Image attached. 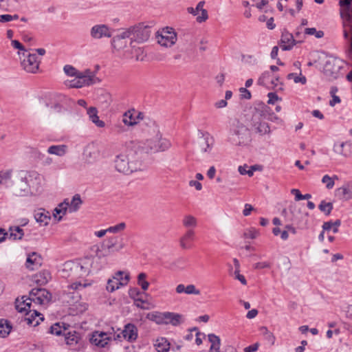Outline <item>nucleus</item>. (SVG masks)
<instances>
[{
	"mask_svg": "<svg viewBox=\"0 0 352 352\" xmlns=\"http://www.w3.org/2000/svg\"><path fill=\"white\" fill-rule=\"evenodd\" d=\"M41 191L40 178L38 174L19 170L16 173L10 189L14 197H31L39 194Z\"/></svg>",
	"mask_w": 352,
	"mask_h": 352,
	"instance_id": "f257e3e1",
	"label": "nucleus"
},
{
	"mask_svg": "<svg viewBox=\"0 0 352 352\" xmlns=\"http://www.w3.org/2000/svg\"><path fill=\"white\" fill-rule=\"evenodd\" d=\"M171 146L168 140L164 138L157 124L153 122L143 131L139 142V148L146 153H155L168 150Z\"/></svg>",
	"mask_w": 352,
	"mask_h": 352,
	"instance_id": "f03ea898",
	"label": "nucleus"
},
{
	"mask_svg": "<svg viewBox=\"0 0 352 352\" xmlns=\"http://www.w3.org/2000/svg\"><path fill=\"white\" fill-rule=\"evenodd\" d=\"M70 111L59 104H42L37 110V116L44 124L60 127L67 123Z\"/></svg>",
	"mask_w": 352,
	"mask_h": 352,
	"instance_id": "7ed1b4c3",
	"label": "nucleus"
},
{
	"mask_svg": "<svg viewBox=\"0 0 352 352\" xmlns=\"http://www.w3.org/2000/svg\"><path fill=\"white\" fill-rule=\"evenodd\" d=\"M277 118L269 107L263 105L255 109L250 122V130L259 137L270 135L272 131L267 121H274Z\"/></svg>",
	"mask_w": 352,
	"mask_h": 352,
	"instance_id": "20e7f679",
	"label": "nucleus"
},
{
	"mask_svg": "<svg viewBox=\"0 0 352 352\" xmlns=\"http://www.w3.org/2000/svg\"><path fill=\"white\" fill-rule=\"evenodd\" d=\"M89 285L74 283L67 287V289L61 296L62 302L69 307L73 314H81L87 310V304L81 301L78 289L80 287L83 288Z\"/></svg>",
	"mask_w": 352,
	"mask_h": 352,
	"instance_id": "39448f33",
	"label": "nucleus"
},
{
	"mask_svg": "<svg viewBox=\"0 0 352 352\" xmlns=\"http://www.w3.org/2000/svg\"><path fill=\"white\" fill-rule=\"evenodd\" d=\"M113 166L116 172L122 175H129L142 170V162L134 155L126 152L115 155Z\"/></svg>",
	"mask_w": 352,
	"mask_h": 352,
	"instance_id": "423d86ee",
	"label": "nucleus"
},
{
	"mask_svg": "<svg viewBox=\"0 0 352 352\" xmlns=\"http://www.w3.org/2000/svg\"><path fill=\"white\" fill-rule=\"evenodd\" d=\"M63 71L68 76L74 77V79L65 82V85L71 88H81L84 86H89L96 83L97 80L94 73L89 69L80 72L73 66L67 65L64 66Z\"/></svg>",
	"mask_w": 352,
	"mask_h": 352,
	"instance_id": "0eeeda50",
	"label": "nucleus"
},
{
	"mask_svg": "<svg viewBox=\"0 0 352 352\" xmlns=\"http://www.w3.org/2000/svg\"><path fill=\"white\" fill-rule=\"evenodd\" d=\"M90 264V261L84 259L79 262L68 261L64 264L63 272L68 273V276L85 277L91 273L89 270Z\"/></svg>",
	"mask_w": 352,
	"mask_h": 352,
	"instance_id": "6e6552de",
	"label": "nucleus"
},
{
	"mask_svg": "<svg viewBox=\"0 0 352 352\" xmlns=\"http://www.w3.org/2000/svg\"><path fill=\"white\" fill-rule=\"evenodd\" d=\"M17 54L20 59L21 66L25 72L31 74L38 72L40 60L36 54L23 51V52H18Z\"/></svg>",
	"mask_w": 352,
	"mask_h": 352,
	"instance_id": "1a4fd4ad",
	"label": "nucleus"
},
{
	"mask_svg": "<svg viewBox=\"0 0 352 352\" xmlns=\"http://www.w3.org/2000/svg\"><path fill=\"white\" fill-rule=\"evenodd\" d=\"M123 274L124 272L118 271L107 280L106 290L108 292L113 293L128 284L130 279L129 274H126L124 276H123Z\"/></svg>",
	"mask_w": 352,
	"mask_h": 352,
	"instance_id": "9d476101",
	"label": "nucleus"
},
{
	"mask_svg": "<svg viewBox=\"0 0 352 352\" xmlns=\"http://www.w3.org/2000/svg\"><path fill=\"white\" fill-rule=\"evenodd\" d=\"M156 40L157 43L161 46L170 47L175 44L177 41V34L172 28L166 27L157 32Z\"/></svg>",
	"mask_w": 352,
	"mask_h": 352,
	"instance_id": "9b49d317",
	"label": "nucleus"
},
{
	"mask_svg": "<svg viewBox=\"0 0 352 352\" xmlns=\"http://www.w3.org/2000/svg\"><path fill=\"white\" fill-rule=\"evenodd\" d=\"M126 30L129 34L130 43H142L147 41L151 36L150 30L146 27H131Z\"/></svg>",
	"mask_w": 352,
	"mask_h": 352,
	"instance_id": "f8f14e48",
	"label": "nucleus"
},
{
	"mask_svg": "<svg viewBox=\"0 0 352 352\" xmlns=\"http://www.w3.org/2000/svg\"><path fill=\"white\" fill-rule=\"evenodd\" d=\"M124 248V244L122 239H119L118 236H111L102 243L99 252H101L102 256H107L120 252Z\"/></svg>",
	"mask_w": 352,
	"mask_h": 352,
	"instance_id": "ddd939ff",
	"label": "nucleus"
},
{
	"mask_svg": "<svg viewBox=\"0 0 352 352\" xmlns=\"http://www.w3.org/2000/svg\"><path fill=\"white\" fill-rule=\"evenodd\" d=\"M232 141L238 145L244 144L248 139V128L242 123H234L230 129Z\"/></svg>",
	"mask_w": 352,
	"mask_h": 352,
	"instance_id": "4468645a",
	"label": "nucleus"
},
{
	"mask_svg": "<svg viewBox=\"0 0 352 352\" xmlns=\"http://www.w3.org/2000/svg\"><path fill=\"white\" fill-rule=\"evenodd\" d=\"M52 298L51 294L45 289L34 288L29 294V300L36 305L48 303Z\"/></svg>",
	"mask_w": 352,
	"mask_h": 352,
	"instance_id": "2eb2a0df",
	"label": "nucleus"
},
{
	"mask_svg": "<svg viewBox=\"0 0 352 352\" xmlns=\"http://www.w3.org/2000/svg\"><path fill=\"white\" fill-rule=\"evenodd\" d=\"M128 38H129V34L126 30L120 32L113 36L111 40V46L113 52L123 51L125 53L127 49H130V46L128 47Z\"/></svg>",
	"mask_w": 352,
	"mask_h": 352,
	"instance_id": "dca6fc26",
	"label": "nucleus"
},
{
	"mask_svg": "<svg viewBox=\"0 0 352 352\" xmlns=\"http://www.w3.org/2000/svg\"><path fill=\"white\" fill-rule=\"evenodd\" d=\"M205 3L204 1H201L197 3L196 8H187L188 13L194 16H196V21L198 23H203L208 19V11L204 8Z\"/></svg>",
	"mask_w": 352,
	"mask_h": 352,
	"instance_id": "f3484780",
	"label": "nucleus"
},
{
	"mask_svg": "<svg viewBox=\"0 0 352 352\" xmlns=\"http://www.w3.org/2000/svg\"><path fill=\"white\" fill-rule=\"evenodd\" d=\"M201 136L197 142V148L201 153H210L213 146V138L208 133H201Z\"/></svg>",
	"mask_w": 352,
	"mask_h": 352,
	"instance_id": "a211bd4d",
	"label": "nucleus"
},
{
	"mask_svg": "<svg viewBox=\"0 0 352 352\" xmlns=\"http://www.w3.org/2000/svg\"><path fill=\"white\" fill-rule=\"evenodd\" d=\"M111 340V337H109L107 333L96 331L91 335L89 342L95 346L104 348L108 344Z\"/></svg>",
	"mask_w": 352,
	"mask_h": 352,
	"instance_id": "6ab92c4d",
	"label": "nucleus"
},
{
	"mask_svg": "<svg viewBox=\"0 0 352 352\" xmlns=\"http://www.w3.org/2000/svg\"><path fill=\"white\" fill-rule=\"evenodd\" d=\"M100 157V150L94 144H88L84 149L82 159L87 164H92L96 162Z\"/></svg>",
	"mask_w": 352,
	"mask_h": 352,
	"instance_id": "aec40b11",
	"label": "nucleus"
},
{
	"mask_svg": "<svg viewBox=\"0 0 352 352\" xmlns=\"http://www.w3.org/2000/svg\"><path fill=\"white\" fill-rule=\"evenodd\" d=\"M90 35L94 39H100L104 37L110 38L111 32L109 28L104 24L94 25L90 30Z\"/></svg>",
	"mask_w": 352,
	"mask_h": 352,
	"instance_id": "412c9836",
	"label": "nucleus"
},
{
	"mask_svg": "<svg viewBox=\"0 0 352 352\" xmlns=\"http://www.w3.org/2000/svg\"><path fill=\"white\" fill-rule=\"evenodd\" d=\"M65 342L71 347L80 346L82 343V336L75 330H67L64 333Z\"/></svg>",
	"mask_w": 352,
	"mask_h": 352,
	"instance_id": "4be33fe9",
	"label": "nucleus"
},
{
	"mask_svg": "<svg viewBox=\"0 0 352 352\" xmlns=\"http://www.w3.org/2000/svg\"><path fill=\"white\" fill-rule=\"evenodd\" d=\"M42 260L40 254L32 252L28 255L25 266L29 270H36L42 265Z\"/></svg>",
	"mask_w": 352,
	"mask_h": 352,
	"instance_id": "5701e85b",
	"label": "nucleus"
},
{
	"mask_svg": "<svg viewBox=\"0 0 352 352\" xmlns=\"http://www.w3.org/2000/svg\"><path fill=\"white\" fill-rule=\"evenodd\" d=\"M24 320L28 324L36 327L39 324L40 321L43 320L42 315L36 310H28L25 312Z\"/></svg>",
	"mask_w": 352,
	"mask_h": 352,
	"instance_id": "b1692460",
	"label": "nucleus"
},
{
	"mask_svg": "<svg viewBox=\"0 0 352 352\" xmlns=\"http://www.w3.org/2000/svg\"><path fill=\"white\" fill-rule=\"evenodd\" d=\"M296 44L293 35L287 31L282 33L280 39V47L283 50H289Z\"/></svg>",
	"mask_w": 352,
	"mask_h": 352,
	"instance_id": "393cba45",
	"label": "nucleus"
},
{
	"mask_svg": "<svg viewBox=\"0 0 352 352\" xmlns=\"http://www.w3.org/2000/svg\"><path fill=\"white\" fill-rule=\"evenodd\" d=\"M123 337L129 341H135L138 338V329L131 323L124 326L122 332Z\"/></svg>",
	"mask_w": 352,
	"mask_h": 352,
	"instance_id": "a878e982",
	"label": "nucleus"
},
{
	"mask_svg": "<svg viewBox=\"0 0 352 352\" xmlns=\"http://www.w3.org/2000/svg\"><path fill=\"white\" fill-rule=\"evenodd\" d=\"M164 324H170L173 326H178L183 322V316L179 314L173 312H164Z\"/></svg>",
	"mask_w": 352,
	"mask_h": 352,
	"instance_id": "bb28decb",
	"label": "nucleus"
},
{
	"mask_svg": "<svg viewBox=\"0 0 352 352\" xmlns=\"http://www.w3.org/2000/svg\"><path fill=\"white\" fill-rule=\"evenodd\" d=\"M87 113L90 121H91V122L94 123L96 126L99 128H103L105 126L104 122L100 120L98 116V110L96 107H89L87 110Z\"/></svg>",
	"mask_w": 352,
	"mask_h": 352,
	"instance_id": "cd10ccee",
	"label": "nucleus"
},
{
	"mask_svg": "<svg viewBox=\"0 0 352 352\" xmlns=\"http://www.w3.org/2000/svg\"><path fill=\"white\" fill-rule=\"evenodd\" d=\"M34 219L36 222L39 223L41 226H45L49 224L51 217L47 211L43 209H39L35 212Z\"/></svg>",
	"mask_w": 352,
	"mask_h": 352,
	"instance_id": "c85d7f7f",
	"label": "nucleus"
},
{
	"mask_svg": "<svg viewBox=\"0 0 352 352\" xmlns=\"http://www.w3.org/2000/svg\"><path fill=\"white\" fill-rule=\"evenodd\" d=\"M195 237V232L192 229H188L179 239V245L182 249L190 248L188 243L193 241Z\"/></svg>",
	"mask_w": 352,
	"mask_h": 352,
	"instance_id": "c756f323",
	"label": "nucleus"
},
{
	"mask_svg": "<svg viewBox=\"0 0 352 352\" xmlns=\"http://www.w3.org/2000/svg\"><path fill=\"white\" fill-rule=\"evenodd\" d=\"M126 55H131L137 60H142L144 58V51L142 47H136L134 43H130V49L125 51Z\"/></svg>",
	"mask_w": 352,
	"mask_h": 352,
	"instance_id": "7c9ffc66",
	"label": "nucleus"
},
{
	"mask_svg": "<svg viewBox=\"0 0 352 352\" xmlns=\"http://www.w3.org/2000/svg\"><path fill=\"white\" fill-rule=\"evenodd\" d=\"M68 212V200L65 199L60 203L55 209L53 216L58 221H60L64 215Z\"/></svg>",
	"mask_w": 352,
	"mask_h": 352,
	"instance_id": "2f4dec72",
	"label": "nucleus"
},
{
	"mask_svg": "<svg viewBox=\"0 0 352 352\" xmlns=\"http://www.w3.org/2000/svg\"><path fill=\"white\" fill-rule=\"evenodd\" d=\"M32 302L29 300V298L24 299L23 296L20 299L17 298L15 302L16 309L20 313H25L30 309Z\"/></svg>",
	"mask_w": 352,
	"mask_h": 352,
	"instance_id": "473e14b6",
	"label": "nucleus"
},
{
	"mask_svg": "<svg viewBox=\"0 0 352 352\" xmlns=\"http://www.w3.org/2000/svg\"><path fill=\"white\" fill-rule=\"evenodd\" d=\"M97 255H98V257H86V258H83L84 261H90L91 264H90L89 270H91V272H98L102 267V265H101V263L100 261V256H102V253L100 254L99 251H98Z\"/></svg>",
	"mask_w": 352,
	"mask_h": 352,
	"instance_id": "72a5a7b5",
	"label": "nucleus"
},
{
	"mask_svg": "<svg viewBox=\"0 0 352 352\" xmlns=\"http://www.w3.org/2000/svg\"><path fill=\"white\" fill-rule=\"evenodd\" d=\"M82 201L80 196L76 194L70 201H68V212L73 213L76 212L80 207Z\"/></svg>",
	"mask_w": 352,
	"mask_h": 352,
	"instance_id": "f704fd0d",
	"label": "nucleus"
},
{
	"mask_svg": "<svg viewBox=\"0 0 352 352\" xmlns=\"http://www.w3.org/2000/svg\"><path fill=\"white\" fill-rule=\"evenodd\" d=\"M134 109L129 110L123 114L122 122L129 126H132L138 124L137 118L134 116Z\"/></svg>",
	"mask_w": 352,
	"mask_h": 352,
	"instance_id": "c9c22d12",
	"label": "nucleus"
},
{
	"mask_svg": "<svg viewBox=\"0 0 352 352\" xmlns=\"http://www.w3.org/2000/svg\"><path fill=\"white\" fill-rule=\"evenodd\" d=\"M208 337L211 343L208 352H220L221 340L219 337L213 333L209 334Z\"/></svg>",
	"mask_w": 352,
	"mask_h": 352,
	"instance_id": "e433bc0d",
	"label": "nucleus"
},
{
	"mask_svg": "<svg viewBox=\"0 0 352 352\" xmlns=\"http://www.w3.org/2000/svg\"><path fill=\"white\" fill-rule=\"evenodd\" d=\"M67 151V146L65 144L52 145L47 149V153L56 156H63Z\"/></svg>",
	"mask_w": 352,
	"mask_h": 352,
	"instance_id": "4c0bfd02",
	"label": "nucleus"
},
{
	"mask_svg": "<svg viewBox=\"0 0 352 352\" xmlns=\"http://www.w3.org/2000/svg\"><path fill=\"white\" fill-rule=\"evenodd\" d=\"M342 198L345 200H349L352 199V182H348L343 185L342 187L338 188Z\"/></svg>",
	"mask_w": 352,
	"mask_h": 352,
	"instance_id": "58836bf2",
	"label": "nucleus"
},
{
	"mask_svg": "<svg viewBox=\"0 0 352 352\" xmlns=\"http://www.w3.org/2000/svg\"><path fill=\"white\" fill-rule=\"evenodd\" d=\"M51 276L49 272L43 271L36 274L34 277V281L40 285H45L50 280Z\"/></svg>",
	"mask_w": 352,
	"mask_h": 352,
	"instance_id": "ea45409f",
	"label": "nucleus"
},
{
	"mask_svg": "<svg viewBox=\"0 0 352 352\" xmlns=\"http://www.w3.org/2000/svg\"><path fill=\"white\" fill-rule=\"evenodd\" d=\"M155 347L157 352H168L170 344L166 338H160L156 340Z\"/></svg>",
	"mask_w": 352,
	"mask_h": 352,
	"instance_id": "a19ab883",
	"label": "nucleus"
},
{
	"mask_svg": "<svg viewBox=\"0 0 352 352\" xmlns=\"http://www.w3.org/2000/svg\"><path fill=\"white\" fill-rule=\"evenodd\" d=\"M182 225L188 229H193L197 226V219L191 214H186L182 219Z\"/></svg>",
	"mask_w": 352,
	"mask_h": 352,
	"instance_id": "79ce46f5",
	"label": "nucleus"
},
{
	"mask_svg": "<svg viewBox=\"0 0 352 352\" xmlns=\"http://www.w3.org/2000/svg\"><path fill=\"white\" fill-rule=\"evenodd\" d=\"M12 329V326L10 322L5 319L0 320V337L5 338L10 333Z\"/></svg>",
	"mask_w": 352,
	"mask_h": 352,
	"instance_id": "37998d69",
	"label": "nucleus"
},
{
	"mask_svg": "<svg viewBox=\"0 0 352 352\" xmlns=\"http://www.w3.org/2000/svg\"><path fill=\"white\" fill-rule=\"evenodd\" d=\"M287 78L289 80H293V82L296 84H301L305 85L307 82V78L305 76H303L300 71L299 74L295 73H290L287 75Z\"/></svg>",
	"mask_w": 352,
	"mask_h": 352,
	"instance_id": "c03bdc74",
	"label": "nucleus"
},
{
	"mask_svg": "<svg viewBox=\"0 0 352 352\" xmlns=\"http://www.w3.org/2000/svg\"><path fill=\"white\" fill-rule=\"evenodd\" d=\"M265 340L272 346L275 344L276 337L266 327H261L260 329Z\"/></svg>",
	"mask_w": 352,
	"mask_h": 352,
	"instance_id": "a18cd8bd",
	"label": "nucleus"
},
{
	"mask_svg": "<svg viewBox=\"0 0 352 352\" xmlns=\"http://www.w3.org/2000/svg\"><path fill=\"white\" fill-rule=\"evenodd\" d=\"M146 318L158 324H163L166 321L164 320V312H152L147 314Z\"/></svg>",
	"mask_w": 352,
	"mask_h": 352,
	"instance_id": "49530a36",
	"label": "nucleus"
},
{
	"mask_svg": "<svg viewBox=\"0 0 352 352\" xmlns=\"http://www.w3.org/2000/svg\"><path fill=\"white\" fill-rule=\"evenodd\" d=\"M338 179L337 175L330 177L328 175H325L322 178V183L324 184L326 188L329 190L332 189L335 185V180Z\"/></svg>",
	"mask_w": 352,
	"mask_h": 352,
	"instance_id": "de8ad7c7",
	"label": "nucleus"
},
{
	"mask_svg": "<svg viewBox=\"0 0 352 352\" xmlns=\"http://www.w3.org/2000/svg\"><path fill=\"white\" fill-rule=\"evenodd\" d=\"M10 236L14 240L21 239L23 236V231L19 226L10 227Z\"/></svg>",
	"mask_w": 352,
	"mask_h": 352,
	"instance_id": "09e8293b",
	"label": "nucleus"
},
{
	"mask_svg": "<svg viewBox=\"0 0 352 352\" xmlns=\"http://www.w3.org/2000/svg\"><path fill=\"white\" fill-rule=\"evenodd\" d=\"M13 175L12 169H8L0 171V184H6L10 181Z\"/></svg>",
	"mask_w": 352,
	"mask_h": 352,
	"instance_id": "8fccbe9b",
	"label": "nucleus"
},
{
	"mask_svg": "<svg viewBox=\"0 0 352 352\" xmlns=\"http://www.w3.org/2000/svg\"><path fill=\"white\" fill-rule=\"evenodd\" d=\"M341 222L340 220H336L335 222L327 221L324 222L322 225L323 230H330L331 228L333 229V232L334 233H337L338 232V227L340 226Z\"/></svg>",
	"mask_w": 352,
	"mask_h": 352,
	"instance_id": "3c124183",
	"label": "nucleus"
},
{
	"mask_svg": "<svg viewBox=\"0 0 352 352\" xmlns=\"http://www.w3.org/2000/svg\"><path fill=\"white\" fill-rule=\"evenodd\" d=\"M146 274L144 272L140 273L138 276V284L143 291H146L149 287V283L146 280Z\"/></svg>",
	"mask_w": 352,
	"mask_h": 352,
	"instance_id": "603ef678",
	"label": "nucleus"
},
{
	"mask_svg": "<svg viewBox=\"0 0 352 352\" xmlns=\"http://www.w3.org/2000/svg\"><path fill=\"white\" fill-rule=\"evenodd\" d=\"M318 208L320 211L323 212L325 214L329 215L333 209V204L330 202L322 201Z\"/></svg>",
	"mask_w": 352,
	"mask_h": 352,
	"instance_id": "864d4df0",
	"label": "nucleus"
},
{
	"mask_svg": "<svg viewBox=\"0 0 352 352\" xmlns=\"http://www.w3.org/2000/svg\"><path fill=\"white\" fill-rule=\"evenodd\" d=\"M66 331L67 329L60 327L58 323H56L50 327V333L56 336H60L61 334L64 336V333L66 332Z\"/></svg>",
	"mask_w": 352,
	"mask_h": 352,
	"instance_id": "5fc2aeb1",
	"label": "nucleus"
},
{
	"mask_svg": "<svg viewBox=\"0 0 352 352\" xmlns=\"http://www.w3.org/2000/svg\"><path fill=\"white\" fill-rule=\"evenodd\" d=\"M126 228V224L124 222L120 223L116 226H111L107 228L108 232L118 233L123 231Z\"/></svg>",
	"mask_w": 352,
	"mask_h": 352,
	"instance_id": "6e6d98bb",
	"label": "nucleus"
},
{
	"mask_svg": "<svg viewBox=\"0 0 352 352\" xmlns=\"http://www.w3.org/2000/svg\"><path fill=\"white\" fill-rule=\"evenodd\" d=\"M259 234L258 230L254 228H250L243 232V237L245 239H256Z\"/></svg>",
	"mask_w": 352,
	"mask_h": 352,
	"instance_id": "4d7b16f0",
	"label": "nucleus"
},
{
	"mask_svg": "<svg viewBox=\"0 0 352 352\" xmlns=\"http://www.w3.org/2000/svg\"><path fill=\"white\" fill-rule=\"evenodd\" d=\"M305 33L309 35H315L318 38H320L324 36L322 31H317L315 28H308L305 30Z\"/></svg>",
	"mask_w": 352,
	"mask_h": 352,
	"instance_id": "13d9d810",
	"label": "nucleus"
},
{
	"mask_svg": "<svg viewBox=\"0 0 352 352\" xmlns=\"http://www.w3.org/2000/svg\"><path fill=\"white\" fill-rule=\"evenodd\" d=\"M186 260L185 258L181 257L177 258L175 261H174L172 264V268L173 269H184V264L185 263Z\"/></svg>",
	"mask_w": 352,
	"mask_h": 352,
	"instance_id": "bf43d9fd",
	"label": "nucleus"
},
{
	"mask_svg": "<svg viewBox=\"0 0 352 352\" xmlns=\"http://www.w3.org/2000/svg\"><path fill=\"white\" fill-rule=\"evenodd\" d=\"M19 19V16L17 14L10 15V14H1L0 15V23H7L10 22L12 20H16Z\"/></svg>",
	"mask_w": 352,
	"mask_h": 352,
	"instance_id": "052dcab7",
	"label": "nucleus"
},
{
	"mask_svg": "<svg viewBox=\"0 0 352 352\" xmlns=\"http://www.w3.org/2000/svg\"><path fill=\"white\" fill-rule=\"evenodd\" d=\"M186 294H194V295H199L200 291L196 288L194 285H188L186 286Z\"/></svg>",
	"mask_w": 352,
	"mask_h": 352,
	"instance_id": "680f3d73",
	"label": "nucleus"
},
{
	"mask_svg": "<svg viewBox=\"0 0 352 352\" xmlns=\"http://www.w3.org/2000/svg\"><path fill=\"white\" fill-rule=\"evenodd\" d=\"M11 45L15 48L19 50V52H23V51H27L23 45L17 40H12L11 41Z\"/></svg>",
	"mask_w": 352,
	"mask_h": 352,
	"instance_id": "e2e57ef3",
	"label": "nucleus"
},
{
	"mask_svg": "<svg viewBox=\"0 0 352 352\" xmlns=\"http://www.w3.org/2000/svg\"><path fill=\"white\" fill-rule=\"evenodd\" d=\"M268 97V101L267 102L269 104H274L276 102H277L280 98H278V95L274 92H270L267 94Z\"/></svg>",
	"mask_w": 352,
	"mask_h": 352,
	"instance_id": "0e129e2a",
	"label": "nucleus"
},
{
	"mask_svg": "<svg viewBox=\"0 0 352 352\" xmlns=\"http://www.w3.org/2000/svg\"><path fill=\"white\" fill-rule=\"evenodd\" d=\"M254 267L256 270H261L265 268H270L271 267V264L267 261L258 262L255 263Z\"/></svg>",
	"mask_w": 352,
	"mask_h": 352,
	"instance_id": "69168bd1",
	"label": "nucleus"
},
{
	"mask_svg": "<svg viewBox=\"0 0 352 352\" xmlns=\"http://www.w3.org/2000/svg\"><path fill=\"white\" fill-rule=\"evenodd\" d=\"M234 274V278L239 280L241 283V284H243V285H245L247 284V281L244 276L240 274V270H235Z\"/></svg>",
	"mask_w": 352,
	"mask_h": 352,
	"instance_id": "338daca9",
	"label": "nucleus"
},
{
	"mask_svg": "<svg viewBox=\"0 0 352 352\" xmlns=\"http://www.w3.org/2000/svg\"><path fill=\"white\" fill-rule=\"evenodd\" d=\"M239 91L241 94V98L244 99H250L251 98V93L244 87H241L239 89Z\"/></svg>",
	"mask_w": 352,
	"mask_h": 352,
	"instance_id": "774afa93",
	"label": "nucleus"
}]
</instances>
